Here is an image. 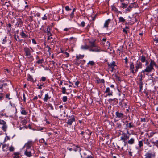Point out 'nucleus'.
<instances>
[{
  "instance_id": "1",
  "label": "nucleus",
  "mask_w": 158,
  "mask_h": 158,
  "mask_svg": "<svg viewBox=\"0 0 158 158\" xmlns=\"http://www.w3.org/2000/svg\"><path fill=\"white\" fill-rule=\"evenodd\" d=\"M142 64L139 60H137L135 64L131 62L130 64L129 70L132 73L134 74L136 73L139 69L142 68Z\"/></svg>"
},
{
  "instance_id": "2",
  "label": "nucleus",
  "mask_w": 158,
  "mask_h": 158,
  "mask_svg": "<svg viewBox=\"0 0 158 158\" xmlns=\"http://www.w3.org/2000/svg\"><path fill=\"white\" fill-rule=\"evenodd\" d=\"M155 66L157 68H158V66L156 65V63L154 60H151L150 64L147 66L144 70L141 71V73H144L145 72H150L154 69L153 66Z\"/></svg>"
},
{
  "instance_id": "3",
  "label": "nucleus",
  "mask_w": 158,
  "mask_h": 158,
  "mask_svg": "<svg viewBox=\"0 0 158 158\" xmlns=\"http://www.w3.org/2000/svg\"><path fill=\"white\" fill-rule=\"evenodd\" d=\"M25 52V55L26 56L31 59V61L34 60L33 56L31 55V53L34 51L33 49L31 47L30 48L27 47H25L23 49Z\"/></svg>"
},
{
  "instance_id": "4",
  "label": "nucleus",
  "mask_w": 158,
  "mask_h": 158,
  "mask_svg": "<svg viewBox=\"0 0 158 158\" xmlns=\"http://www.w3.org/2000/svg\"><path fill=\"white\" fill-rule=\"evenodd\" d=\"M80 154L81 158H94L92 153L87 149L83 151L82 154L81 153Z\"/></svg>"
},
{
  "instance_id": "5",
  "label": "nucleus",
  "mask_w": 158,
  "mask_h": 158,
  "mask_svg": "<svg viewBox=\"0 0 158 158\" xmlns=\"http://www.w3.org/2000/svg\"><path fill=\"white\" fill-rule=\"evenodd\" d=\"M124 124L126 125V127H128L129 128H131L134 127V125L131 122L128 123V122L127 121H126L125 123H124V122L122 121V120L120 123H118V127L120 126L122 124L123 125Z\"/></svg>"
},
{
  "instance_id": "6",
  "label": "nucleus",
  "mask_w": 158,
  "mask_h": 158,
  "mask_svg": "<svg viewBox=\"0 0 158 158\" xmlns=\"http://www.w3.org/2000/svg\"><path fill=\"white\" fill-rule=\"evenodd\" d=\"M155 156L156 153L154 152H148L146 153L145 155V158H154Z\"/></svg>"
},
{
  "instance_id": "7",
  "label": "nucleus",
  "mask_w": 158,
  "mask_h": 158,
  "mask_svg": "<svg viewBox=\"0 0 158 158\" xmlns=\"http://www.w3.org/2000/svg\"><path fill=\"white\" fill-rule=\"evenodd\" d=\"M0 124L2 125V130L4 132H6L7 128V126L6 122L3 120L0 119Z\"/></svg>"
},
{
  "instance_id": "8",
  "label": "nucleus",
  "mask_w": 158,
  "mask_h": 158,
  "mask_svg": "<svg viewBox=\"0 0 158 158\" xmlns=\"http://www.w3.org/2000/svg\"><path fill=\"white\" fill-rule=\"evenodd\" d=\"M89 51H92L95 52H99L102 51L101 48L98 47H95L94 48H90L89 49Z\"/></svg>"
},
{
  "instance_id": "9",
  "label": "nucleus",
  "mask_w": 158,
  "mask_h": 158,
  "mask_svg": "<svg viewBox=\"0 0 158 158\" xmlns=\"http://www.w3.org/2000/svg\"><path fill=\"white\" fill-rule=\"evenodd\" d=\"M136 4L135 3L131 4L126 9V13H127L130 12L132 9V8L135 7L134 5Z\"/></svg>"
},
{
  "instance_id": "10",
  "label": "nucleus",
  "mask_w": 158,
  "mask_h": 158,
  "mask_svg": "<svg viewBox=\"0 0 158 158\" xmlns=\"http://www.w3.org/2000/svg\"><path fill=\"white\" fill-rule=\"evenodd\" d=\"M129 136L127 135L125 133H123L120 138V140L123 141H127V139H129Z\"/></svg>"
},
{
  "instance_id": "11",
  "label": "nucleus",
  "mask_w": 158,
  "mask_h": 158,
  "mask_svg": "<svg viewBox=\"0 0 158 158\" xmlns=\"http://www.w3.org/2000/svg\"><path fill=\"white\" fill-rule=\"evenodd\" d=\"M32 141H29L25 144L24 146V147L26 148V150H28L31 148V146L32 145Z\"/></svg>"
},
{
  "instance_id": "12",
  "label": "nucleus",
  "mask_w": 158,
  "mask_h": 158,
  "mask_svg": "<svg viewBox=\"0 0 158 158\" xmlns=\"http://www.w3.org/2000/svg\"><path fill=\"white\" fill-rule=\"evenodd\" d=\"M108 65L110 68H111V70L112 72H113L114 70V68L116 66L115 63L114 61H113L112 62L110 63H108Z\"/></svg>"
},
{
  "instance_id": "13",
  "label": "nucleus",
  "mask_w": 158,
  "mask_h": 158,
  "mask_svg": "<svg viewBox=\"0 0 158 158\" xmlns=\"http://www.w3.org/2000/svg\"><path fill=\"white\" fill-rule=\"evenodd\" d=\"M17 22L16 23L15 27H19V26H21V25L22 24V22L21 19L20 18H18L17 19Z\"/></svg>"
},
{
  "instance_id": "14",
  "label": "nucleus",
  "mask_w": 158,
  "mask_h": 158,
  "mask_svg": "<svg viewBox=\"0 0 158 158\" xmlns=\"http://www.w3.org/2000/svg\"><path fill=\"white\" fill-rule=\"evenodd\" d=\"M67 149L70 151H74L75 152L78 151H80V148L79 147H75V148H74V147L73 148H70L69 147H68L67 148Z\"/></svg>"
},
{
  "instance_id": "15",
  "label": "nucleus",
  "mask_w": 158,
  "mask_h": 158,
  "mask_svg": "<svg viewBox=\"0 0 158 158\" xmlns=\"http://www.w3.org/2000/svg\"><path fill=\"white\" fill-rule=\"evenodd\" d=\"M105 93H108V96H112V91L110 90V89L109 87H107L106 88L105 91Z\"/></svg>"
},
{
  "instance_id": "16",
  "label": "nucleus",
  "mask_w": 158,
  "mask_h": 158,
  "mask_svg": "<svg viewBox=\"0 0 158 158\" xmlns=\"http://www.w3.org/2000/svg\"><path fill=\"white\" fill-rule=\"evenodd\" d=\"M116 117L118 118H122L123 117L124 114H123L119 112L118 111H117L116 113Z\"/></svg>"
},
{
  "instance_id": "17",
  "label": "nucleus",
  "mask_w": 158,
  "mask_h": 158,
  "mask_svg": "<svg viewBox=\"0 0 158 158\" xmlns=\"http://www.w3.org/2000/svg\"><path fill=\"white\" fill-rule=\"evenodd\" d=\"M135 138H132L128 140L127 141V143L130 145H132L135 143Z\"/></svg>"
},
{
  "instance_id": "18",
  "label": "nucleus",
  "mask_w": 158,
  "mask_h": 158,
  "mask_svg": "<svg viewBox=\"0 0 158 158\" xmlns=\"http://www.w3.org/2000/svg\"><path fill=\"white\" fill-rule=\"evenodd\" d=\"M90 48V47L86 44L82 45L81 46V48L82 50H87L89 49Z\"/></svg>"
},
{
  "instance_id": "19",
  "label": "nucleus",
  "mask_w": 158,
  "mask_h": 158,
  "mask_svg": "<svg viewBox=\"0 0 158 158\" xmlns=\"http://www.w3.org/2000/svg\"><path fill=\"white\" fill-rule=\"evenodd\" d=\"M24 154L25 155L28 157H30L32 156V153L31 152L28 151V150H26L24 152Z\"/></svg>"
},
{
  "instance_id": "20",
  "label": "nucleus",
  "mask_w": 158,
  "mask_h": 158,
  "mask_svg": "<svg viewBox=\"0 0 158 158\" xmlns=\"http://www.w3.org/2000/svg\"><path fill=\"white\" fill-rule=\"evenodd\" d=\"M51 28L49 26L47 27V33L48 36H52V35L50 32Z\"/></svg>"
},
{
  "instance_id": "21",
  "label": "nucleus",
  "mask_w": 158,
  "mask_h": 158,
  "mask_svg": "<svg viewBox=\"0 0 158 158\" xmlns=\"http://www.w3.org/2000/svg\"><path fill=\"white\" fill-rule=\"evenodd\" d=\"M140 60L142 63H144L146 60L145 56L143 55L140 57Z\"/></svg>"
},
{
  "instance_id": "22",
  "label": "nucleus",
  "mask_w": 158,
  "mask_h": 158,
  "mask_svg": "<svg viewBox=\"0 0 158 158\" xmlns=\"http://www.w3.org/2000/svg\"><path fill=\"white\" fill-rule=\"evenodd\" d=\"M8 145L6 144H4L3 145L2 147V149L3 151H7L8 150Z\"/></svg>"
},
{
  "instance_id": "23",
  "label": "nucleus",
  "mask_w": 158,
  "mask_h": 158,
  "mask_svg": "<svg viewBox=\"0 0 158 158\" xmlns=\"http://www.w3.org/2000/svg\"><path fill=\"white\" fill-rule=\"evenodd\" d=\"M111 19H109L105 21L104 26V27H108V25Z\"/></svg>"
},
{
  "instance_id": "24",
  "label": "nucleus",
  "mask_w": 158,
  "mask_h": 158,
  "mask_svg": "<svg viewBox=\"0 0 158 158\" xmlns=\"http://www.w3.org/2000/svg\"><path fill=\"white\" fill-rule=\"evenodd\" d=\"M75 121V119H69L67 122L68 124L71 125L73 122Z\"/></svg>"
},
{
  "instance_id": "25",
  "label": "nucleus",
  "mask_w": 158,
  "mask_h": 158,
  "mask_svg": "<svg viewBox=\"0 0 158 158\" xmlns=\"http://www.w3.org/2000/svg\"><path fill=\"white\" fill-rule=\"evenodd\" d=\"M20 35L23 38H27L28 37V35H26L23 31H22L20 33Z\"/></svg>"
},
{
  "instance_id": "26",
  "label": "nucleus",
  "mask_w": 158,
  "mask_h": 158,
  "mask_svg": "<svg viewBox=\"0 0 158 158\" xmlns=\"http://www.w3.org/2000/svg\"><path fill=\"white\" fill-rule=\"evenodd\" d=\"M143 140L139 141L138 145L139 148L142 149V147L143 146Z\"/></svg>"
},
{
  "instance_id": "27",
  "label": "nucleus",
  "mask_w": 158,
  "mask_h": 158,
  "mask_svg": "<svg viewBox=\"0 0 158 158\" xmlns=\"http://www.w3.org/2000/svg\"><path fill=\"white\" fill-rule=\"evenodd\" d=\"M7 86V84L6 83H4L1 85H0V89H3L4 88L6 87Z\"/></svg>"
},
{
  "instance_id": "28",
  "label": "nucleus",
  "mask_w": 158,
  "mask_h": 158,
  "mask_svg": "<svg viewBox=\"0 0 158 158\" xmlns=\"http://www.w3.org/2000/svg\"><path fill=\"white\" fill-rule=\"evenodd\" d=\"M97 82L98 83H104V79H99L98 78L97 80Z\"/></svg>"
},
{
  "instance_id": "29",
  "label": "nucleus",
  "mask_w": 158,
  "mask_h": 158,
  "mask_svg": "<svg viewBox=\"0 0 158 158\" xmlns=\"http://www.w3.org/2000/svg\"><path fill=\"white\" fill-rule=\"evenodd\" d=\"M144 143L145 144H146L149 147H152V145H150L148 139H147L146 140H145Z\"/></svg>"
},
{
  "instance_id": "30",
  "label": "nucleus",
  "mask_w": 158,
  "mask_h": 158,
  "mask_svg": "<svg viewBox=\"0 0 158 158\" xmlns=\"http://www.w3.org/2000/svg\"><path fill=\"white\" fill-rule=\"evenodd\" d=\"M144 84L143 82H139V85L140 88L139 91L140 92L142 89H143V85Z\"/></svg>"
},
{
  "instance_id": "31",
  "label": "nucleus",
  "mask_w": 158,
  "mask_h": 158,
  "mask_svg": "<svg viewBox=\"0 0 158 158\" xmlns=\"http://www.w3.org/2000/svg\"><path fill=\"white\" fill-rule=\"evenodd\" d=\"M50 98L48 94H46L45 96V97L44 99V100L45 102H47L48 100Z\"/></svg>"
},
{
  "instance_id": "32",
  "label": "nucleus",
  "mask_w": 158,
  "mask_h": 158,
  "mask_svg": "<svg viewBox=\"0 0 158 158\" xmlns=\"http://www.w3.org/2000/svg\"><path fill=\"white\" fill-rule=\"evenodd\" d=\"M119 22L124 23L125 22V19L122 17H120L119 18Z\"/></svg>"
},
{
  "instance_id": "33",
  "label": "nucleus",
  "mask_w": 158,
  "mask_h": 158,
  "mask_svg": "<svg viewBox=\"0 0 158 158\" xmlns=\"http://www.w3.org/2000/svg\"><path fill=\"white\" fill-rule=\"evenodd\" d=\"M152 143L153 144V146H155L158 148V140H156V141H152Z\"/></svg>"
},
{
  "instance_id": "34",
  "label": "nucleus",
  "mask_w": 158,
  "mask_h": 158,
  "mask_svg": "<svg viewBox=\"0 0 158 158\" xmlns=\"http://www.w3.org/2000/svg\"><path fill=\"white\" fill-rule=\"evenodd\" d=\"M119 100L120 101V102L119 103V105L120 106H122L123 105V103L124 102V99L123 98H120Z\"/></svg>"
},
{
  "instance_id": "35",
  "label": "nucleus",
  "mask_w": 158,
  "mask_h": 158,
  "mask_svg": "<svg viewBox=\"0 0 158 158\" xmlns=\"http://www.w3.org/2000/svg\"><path fill=\"white\" fill-rule=\"evenodd\" d=\"M121 106L124 107V108H127V106H129L128 105L127 103L125 102H123V105L122 106Z\"/></svg>"
},
{
  "instance_id": "36",
  "label": "nucleus",
  "mask_w": 158,
  "mask_h": 158,
  "mask_svg": "<svg viewBox=\"0 0 158 158\" xmlns=\"http://www.w3.org/2000/svg\"><path fill=\"white\" fill-rule=\"evenodd\" d=\"M90 46H89L90 47V48H93V47H96V44H94V42H90Z\"/></svg>"
},
{
  "instance_id": "37",
  "label": "nucleus",
  "mask_w": 158,
  "mask_h": 158,
  "mask_svg": "<svg viewBox=\"0 0 158 158\" xmlns=\"http://www.w3.org/2000/svg\"><path fill=\"white\" fill-rule=\"evenodd\" d=\"M28 80L31 81H33V78H32V76L30 75H29L28 76Z\"/></svg>"
},
{
  "instance_id": "38",
  "label": "nucleus",
  "mask_w": 158,
  "mask_h": 158,
  "mask_svg": "<svg viewBox=\"0 0 158 158\" xmlns=\"http://www.w3.org/2000/svg\"><path fill=\"white\" fill-rule=\"evenodd\" d=\"M88 65H90L91 66H93L95 64L94 62L93 61H89L87 64Z\"/></svg>"
},
{
  "instance_id": "39",
  "label": "nucleus",
  "mask_w": 158,
  "mask_h": 158,
  "mask_svg": "<svg viewBox=\"0 0 158 158\" xmlns=\"http://www.w3.org/2000/svg\"><path fill=\"white\" fill-rule=\"evenodd\" d=\"M61 89L62 90V93L63 94H65L66 93V89L65 87H63L62 88H61Z\"/></svg>"
},
{
  "instance_id": "40",
  "label": "nucleus",
  "mask_w": 158,
  "mask_h": 158,
  "mask_svg": "<svg viewBox=\"0 0 158 158\" xmlns=\"http://www.w3.org/2000/svg\"><path fill=\"white\" fill-rule=\"evenodd\" d=\"M112 10L116 12L118 11L117 9L114 6H112Z\"/></svg>"
},
{
  "instance_id": "41",
  "label": "nucleus",
  "mask_w": 158,
  "mask_h": 158,
  "mask_svg": "<svg viewBox=\"0 0 158 158\" xmlns=\"http://www.w3.org/2000/svg\"><path fill=\"white\" fill-rule=\"evenodd\" d=\"M44 60L43 59L39 60L36 62V63L38 64H42Z\"/></svg>"
},
{
  "instance_id": "42",
  "label": "nucleus",
  "mask_w": 158,
  "mask_h": 158,
  "mask_svg": "<svg viewBox=\"0 0 158 158\" xmlns=\"http://www.w3.org/2000/svg\"><path fill=\"white\" fill-rule=\"evenodd\" d=\"M33 16H30L28 18V20L30 22H32L33 21Z\"/></svg>"
},
{
  "instance_id": "43",
  "label": "nucleus",
  "mask_w": 158,
  "mask_h": 158,
  "mask_svg": "<svg viewBox=\"0 0 158 158\" xmlns=\"http://www.w3.org/2000/svg\"><path fill=\"white\" fill-rule=\"evenodd\" d=\"M3 5L6 6L8 8L10 4L9 2H6L5 3H3Z\"/></svg>"
},
{
  "instance_id": "44",
  "label": "nucleus",
  "mask_w": 158,
  "mask_h": 158,
  "mask_svg": "<svg viewBox=\"0 0 158 158\" xmlns=\"http://www.w3.org/2000/svg\"><path fill=\"white\" fill-rule=\"evenodd\" d=\"M122 7L124 8H126L127 6H128L127 4H125L124 3H122Z\"/></svg>"
},
{
  "instance_id": "45",
  "label": "nucleus",
  "mask_w": 158,
  "mask_h": 158,
  "mask_svg": "<svg viewBox=\"0 0 158 158\" xmlns=\"http://www.w3.org/2000/svg\"><path fill=\"white\" fill-rule=\"evenodd\" d=\"M67 96H64L62 98V100L64 102H65L67 101Z\"/></svg>"
},
{
  "instance_id": "46",
  "label": "nucleus",
  "mask_w": 158,
  "mask_h": 158,
  "mask_svg": "<svg viewBox=\"0 0 158 158\" xmlns=\"http://www.w3.org/2000/svg\"><path fill=\"white\" fill-rule=\"evenodd\" d=\"M124 60H125V64H126V65L127 66V67H128V66H127L128 60L127 57H126L124 59Z\"/></svg>"
},
{
  "instance_id": "47",
  "label": "nucleus",
  "mask_w": 158,
  "mask_h": 158,
  "mask_svg": "<svg viewBox=\"0 0 158 158\" xmlns=\"http://www.w3.org/2000/svg\"><path fill=\"white\" fill-rule=\"evenodd\" d=\"M9 150L10 152H12L14 150V148L12 146H10L9 147Z\"/></svg>"
},
{
  "instance_id": "48",
  "label": "nucleus",
  "mask_w": 158,
  "mask_h": 158,
  "mask_svg": "<svg viewBox=\"0 0 158 158\" xmlns=\"http://www.w3.org/2000/svg\"><path fill=\"white\" fill-rule=\"evenodd\" d=\"M142 73H141V72L139 73V74H140V77L141 78L144 77H145V73H143V74H142Z\"/></svg>"
},
{
  "instance_id": "49",
  "label": "nucleus",
  "mask_w": 158,
  "mask_h": 158,
  "mask_svg": "<svg viewBox=\"0 0 158 158\" xmlns=\"http://www.w3.org/2000/svg\"><path fill=\"white\" fill-rule=\"evenodd\" d=\"M65 10L67 11H69L71 10V9H70L69 7L68 6H67L65 7Z\"/></svg>"
},
{
  "instance_id": "50",
  "label": "nucleus",
  "mask_w": 158,
  "mask_h": 158,
  "mask_svg": "<svg viewBox=\"0 0 158 158\" xmlns=\"http://www.w3.org/2000/svg\"><path fill=\"white\" fill-rule=\"evenodd\" d=\"M46 78L44 77H41L40 81H44L46 80Z\"/></svg>"
},
{
  "instance_id": "51",
  "label": "nucleus",
  "mask_w": 158,
  "mask_h": 158,
  "mask_svg": "<svg viewBox=\"0 0 158 158\" xmlns=\"http://www.w3.org/2000/svg\"><path fill=\"white\" fill-rule=\"evenodd\" d=\"M64 54H65L66 55V57H69V53H68L66 52H64Z\"/></svg>"
},
{
  "instance_id": "52",
  "label": "nucleus",
  "mask_w": 158,
  "mask_h": 158,
  "mask_svg": "<svg viewBox=\"0 0 158 158\" xmlns=\"http://www.w3.org/2000/svg\"><path fill=\"white\" fill-rule=\"evenodd\" d=\"M42 19L43 20H46L47 19V17L45 15H44V17L42 18Z\"/></svg>"
},
{
  "instance_id": "53",
  "label": "nucleus",
  "mask_w": 158,
  "mask_h": 158,
  "mask_svg": "<svg viewBox=\"0 0 158 158\" xmlns=\"http://www.w3.org/2000/svg\"><path fill=\"white\" fill-rule=\"evenodd\" d=\"M21 114L23 115H25L26 114V112L24 110H22L21 112Z\"/></svg>"
},
{
  "instance_id": "54",
  "label": "nucleus",
  "mask_w": 158,
  "mask_h": 158,
  "mask_svg": "<svg viewBox=\"0 0 158 158\" xmlns=\"http://www.w3.org/2000/svg\"><path fill=\"white\" fill-rule=\"evenodd\" d=\"M106 46H107V48H109V47L110 46V43L108 41H107L106 42Z\"/></svg>"
},
{
  "instance_id": "55",
  "label": "nucleus",
  "mask_w": 158,
  "mask_h": 158,
  "mask_svg": "<svg viewBox=\"0 0 158 158\" xmlns=\"http://www.w3.org/2000/svg\"><path fill=\"white\" fill-rule=\"evenodd\" d=\"M85 23L84 21H82L80 25V26H81L82 27H84L85 26Z\"/></svg>"
},
{
  "instance_id": "56",
  "label": "nucleus",
  "mask_w": 158,
  "mask_h": 158,
  "mask_svg": "<svg viewBox=\"0 0 158 158\" xmlns=\"http://www.w3.org/2000/svg\"><path fill=\"white\" fill-rule=\"evenodd\" d=\"M74 63L76 65H79V63L78 62V61L75 60L74 62Z\"/></svg>"
},
{
  "instance_id": "57",
  "label": "nucleus",
  "mask_w": 158,
  "mask_h": 158,
  "mask_svg": "<svg viewBox=\"0 0 158 158\" xmlns=\"http://www.w3.org/2000/svg\"><path fill=\"white\" fill-rule=\"evenodd\" d=\"M135 148H136V149H137L138 150V152L140 151L141 149H142L141 148H139V146H138V147H136Z\"/></svg>"
},
{
  "instance_id": "58",
  "label": "nucleus",
  "mask_w": 158,
  "mask_h": 158,
  "mask_svg": "<svg viewBox=\"0 0 158 158\" xmlns=\"http://www.w3.org/2000/svg\"><path fill=\"white\" fill-rule=\"evenodd\" d=\"M6 42V37L5 38L3 39V42H2V44H5Z\"/></svg>"
},
{
  "instance_id": "59",
  "label": "nucleus",
  "mask_w": 158,
  "mask_h": 158,
  "mask_svg": "<svg viewBox=\"0 0 158 158\" xmlns=\"http://www.w3.org/2000/svg\"><path fill=\"white\" fill-rule=\"evenodd\" d=\"M23 100L24 101V102H25L26 100V98L25 97V95L24 93H23Z\"/></svg>"
},
{
  "instance_id": "60",
  "label": "nucleus",
  "mask_w": 158,
  "mask_h": 158,
  "mask_svg": "<svg viewBox=\"0 0 158 158\" xmlns=\"http://www.w3.org/2000/svg\"><path fill=\"white\" fill-rule=\"evenodd\" d=\"M10 94H6V98H8L9 100L10 99V98H9Z\"/></svg>"
},
{
  "instance_id": "61",
  "label": "nucleus",
  "mask_w": 158,
  "mask_h": 158,
  "mask_svg": "<svg viewBox=\"0 0 158 158\" xmlns=\"http://www.w3.org/2000/svg\"><path fill=\"white\" fill-rule=\"evenodd\" d=\"M32 43L34 44H36V41L35 40L33 39L32 40Z\"/></svg>"
},
{
  "instance_id": "62",
  "label": "nucleus",
  "mask_w": 158,
  "mask_h": 158,
  "mask_svg": "<svg viewBox=\"0 0 158 158\" xmlns=\"http://www.w3.org/2000/svg\"><path fill=\"white\" fill-rule=\"evenodd\" d=\"M74 16V12H72L71 14L70 15V17L71 18H72Z\"/></svg>"
},
{
  "instance_id": "63",
  "label": "nucleus",
  "mask_w": 158,
  "mask_h": 158,
  "mask_svg": "<svg viewBox=\"0 0 158 158\" xmlns=\"http://www.w3.org/2000/svg\"><path fill=\"white\" fill-rule=\"evenodd\" d=\"M38 86H39L38 89H42V86H43L42 85H37Z\"/></svg>"
},
{
  "instance_id": "64",
  "label": "nucleus",
  "mask_w": 158,
  "mask_h": 158,
  "mask_svg": "<svg viewBox=\"0 0 158 158\" xmlns=\"http://www.w3.org/2000/svg\"><path fill=\"white\" fill-rule=\"evenodd\" d=\"M154 40L156 42V43L158 42V38H155Z\"/></svg>"
}]
</instances>
